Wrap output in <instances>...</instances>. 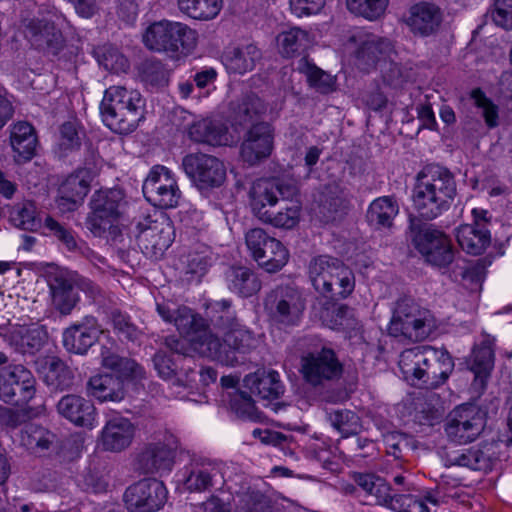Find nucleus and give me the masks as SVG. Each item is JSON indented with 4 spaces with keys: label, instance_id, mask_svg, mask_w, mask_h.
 <instances>
[{
    "label": "nucleus",
    "instance_id": "43",
    "mask_svg": "<svg viewBox=\"0 0 512 512\" xmlns=\"http://www.w3.org/2000/svg\"><path fill=\"white\" fill-rule=\"evenodd\" d=\"M302 207L299 203H291L281 209H275L269 213V216L262 221V223L269 224L275 228L293 229L301 219Z\"/></svg>",
    "mask_w": 512,
    "mask_h": 512
},
{
    "label": "nucleus",
    "instance_id": "17",
    "mask_svg": "<svg viewBox=\"0 0 512 512\" xmlns=\"http://www.w3.org/2000/svg\"><path fill=\"white\" fill-rule=\"evenodd\" d=\"M72 280L70 272L54 265L48 266L47 282L52 304L62 315L70 314L80 300Z\"/></svg>",
    "mask_w": 512,
    "mask_h": 512
},
{
    "label": "nucleus",
    "instance_id": "45",
    "mask_svg": "<svg viewBox=\"0 0 512 512\" xmlns=\"http://www.w3.org/2000/svg\"><path fill=\"white\" fill-rule=\"evenodd\" d=\"M53 439L54 435L51 432L33 424L27 425L21 434L23 445L35 453L47 450Z\"/></svg>",
    "mask_w": 512,
    "mask_h": 512
},
{
    "label": "nucleus",
    "instance_id": "62",
    "mask_svg": "<svg viewBox=\"0 0 512 512\" xmlns=\"http://www.w3.org/2000/svg\"><path fill=\"white\" fill-rule=\"evenodd\" d=\"M324 208L329 211L337 213L338 211H344L349 206V199L347 194L341 190L338 186L328 188L327 194L323 201Z\"/></svg>",
    "mask_w": 512,
    "mask_h": 512
},
{
    "label": "nucleus",
    "instance_id": "64",
    "mask_svg": "<svg viewBox=\"0 0 512 512\" xmlns=\"http://www.w3.org/2000/svg\"><path fill=\"white\" fill-rule=\"evenodd\" d=\"M212 360L221 366L240 370H247L251 366L246 354H214Z\"/></svg>",
    "mask_w": 512,
    "mask_h": 512
},
{
    "label": "nucleus",
    "instance_id": "60",
    "mask_svg": "<svg viewBox=\"0 0 512 512\" xmlns=\"http://www.w3.org/2000/svg\"><path fill=\"white\" fill-rule=\"evenodd\" d=\"M492 19L497 26L512 30V0H496Z\"/></svg>",
    "mask_w": 512,
    "mask_h": 512
},
{
    "label": "nucleus",
    "instance_id": "9",
    "mask_svg": "<svg viewBox=\"0 0 512 512\" xmlns=\"http://www.w3.org/2000/svg\"><path fill=\"white\" fill-rule=\"evenodd\" d=\"M143 194L149 203L161 209L176 207L181 198L174 173L163 165L151 168L143 184Z\"/></svg>",
    "mask_w": 512,
    "mask_h": 512
},
{
    "label": "nucleus",
    "instance_id": "14",
    "mask_svg": "<svg viewBox=\"0 0 512 512\" xmlns=\"http://www.w3.org/2000/svg\"><path fill=\"white\" fill-rule=\"evenodd\" d=\"M167 500V489L161 481L145 479L131 485L124 494L126 506L131 511L152 512L159 510Z\"/></svg>",
    "mask_w": 512,
    "mask_h": 512
},
{
    "label": "nucleus",
    "instance_id": "49",
    "mask_svg": "<svg viewBox=\"0 0 512 512\" xmlns=\"http://www.w3.org/2000/svg\"><path fill=\"white\" fill-rule=\"evenodd\" d=\"M469 365L470 371L474 375L473 386L480 391L485 387L486 380L494 366L493 354H473Z\"/></svg>",
    "mask_w": 512,
    "mask_h": 512
},
{
    "label": "nucleus",
    "instance_id": "52",
    "mask_svg": "<svg viewBox=\"0 0 512 512\" xmlns=\"http://www.w3.org/2000/svg\"><path fill=\"white\" fill-rule=\"evenodd\" d=\"M11 219L15 226L23 230L40 232L43 235H47L46 232H42V222L37 218L35 208L32 204L24 205L22 208L15 211Z\"/></svg>",
    "mask_w": 512,
    "mask_h": 512
},
{
    "label": "nucleus",
    "instance_id": "57",
    "mask_svg": "<svg viewBox=\"0 0 512 512\" xmlns=\"http://www.w3.org/2000/svg\"><path fill=\"white\" fill-rule=\"evenodd\" d=\"M159 233L158 235L153 234V230L144 231L143 235L147 238L150 236L151 238H154L152 240V246L162 252L170 247V245L173 242L174 239V231L171 226V224L165 220L160 224V228L158 229Z\"/></svg>",
    "mask_w": 512,
    "mask_h": 512
},
{
    "label": "nucleus",
    "instance_id": "54",
    "mask_svg": "<svg viewBox=\"0 0 512 512\" xmlns=\"http://www.w3.org/2000/svg\"><path fill=\"white\" fill-rule=\"evenodd\" d=\"M266 106L260 98L255 95L248 96L246 100L239 106L236 118L240 125L252 122L263 115Z\"/></svg>",
    "mask_w": 512,
    "mask_h": 512
},
{
    "label": "nucleus",
    "instance_id": "61",
    "mask_svg": "<svg viewBox=\"0 0 512 512\" xmlns=\"http://www.w3.org/2000/svg\"><path fill=\"white\" fill-rule=\"evenodd\" d=\"M326 0H289L290 11L297 17L315 15L324 8Z\"/></svg>",
    "mask_w": 512,
    "mask_h": 512
},
{
    "label": "nucleus",
    "instance_id": "5",
    "mask_svg": "<svg viewBox=\"0 0 512 512\" xmlns=\"http://www.w3.org/2000/svg\"><path fill=\"white\" fill-rule=\"evenodd\" d=\"M439 323L427 309L416 304L401 302L388 325L391 337L402 343H417L435 337Z\"/></svg>",
    "mask_w": 512,
    "mask_h": 512
},
{
    "label": "nucleus",
    "instance_id": "2",
    "mask_svg": "<svg viewBox=\"0 0 512 512\" xmlns=\"http://www.w3.org/2000/svg\"><path fill=\"white\" fill-rule=\"evenodd\" d=\"M349 44L356 46V65L360 70H379L384 81L390 85L401 76V70L394 61L395 51L389 39L364 29H356L349 37Z\"/></svg>",
    "mask_w": 512,
    "mask_h": 512
},
{
    "label": "nucleus",
    "instance_id": "46",
    "mask_svg": "<svg viewBox=\"0 0 512 512\" xmlns=\"http://www.w3.org/2000/svg\"><path fill=\"white\" fill-rule=\"evenodd\" d=\"M1 371L14 372L11 382L21 395L22 401H29L35 392V380L31 372L22 365H9Z\"/></svg>",
    "mask_w": 512,
    "mask_h": 512
},
{
    "label": "nucleus",
    "instance_id": "33",
    "mask_svg": "<svg viewBox=\"0 0 512 512\" xmlns=\"http://www.w3.org/2000/svg\"><path fill=\"white\" fill-rule=\"evenodd\" d=\"M26 36L38 47H48L57 50L63 42V37L55 25L47 20L30 22Z\"/></svg>",
    "mask_w": 512,
    "mask_h": 512
},
{
    "label": "nucleus",
    "instance_id": "58",
    "mask_svg": "<svg viewBox=\"0 0 512 512\" xmlns=\"http://www.w3.org/2000/svg\"><path fill=\"white\" fill-rule=\"evenodd\" d=\"M47 229L55 237H57L62 243L66 245L69 250H73L76 247V240L72 232L62 226L51 216H46L42 223V230Z\"/></svg>",
    "mask_w": 512,
    "mask_h": 512
},
{
    "label": "nucleus",
    "instance_id": "18",
    "mask_svg": "<svg viewBox=\"0 0 512 512\" xmlns=\"http://www.w3.org/2000/svg\"><path fill=\"white\" fill-rule=\"evenodd\" d=\"M282 194V186L276 178L255 180L248 191V202L252 214L262 222L275 209Z\"/></svg>",
    "mask_w": 512,
    "mask_h": 512
},
{
    "label": "nucleus",
    "instance_id": "53",
    "mask_svg": "<svg viewBox=\"0 0 512 512\" xmlns=\"http://www.w3.org/2000/svg\"><path fill=\"white\" fill-rule=\"evenodd\" d=\"M235 512H280L261 494H247L239 498Z\"/></svg>",
    "mask_w": 512,
    "mask_h": 512
},
{
    "label": "nucleus",
    "instance_id": "19",
    "mask_svg": "<svg viewBox=\"0 0 512 512\" xmlns=\"http://www.w3.org/2000/svg\"><path fill=\"white\" fill-rule=\"evenodd\" d=\"M274 148V130L268 123H258L247 132L241 145L242 160L255 165L268 158Z\"/></svg>",
    "mask_w": 512,
    "mask_h": 512
},
{
    "label": "nucleus",
    "instance_id": "36",
    "mask_svg": "<svg viewBox=\"0 0 512 512\" xmlns=\"http://www.w3.org/2000/svg\"><path fill=\"white\" fill-rule=\"evenodd\" d=\"M222 479L219 468L211 463L194 467L185 480L190 491H204Z\"/></svg>",
    "mask_w": 512,
    "mask_h": 512
},
{
    "label": "nucleus",
    "instance_id": "31",
    "mask_svg": "<svg viewBox=\"0 0 512 512\" xmlns=\"http://www.w3.org/2000/svg\"><path fill=\"white\" fill-rule=\"evenodd\" d=\"M439 10L431 4L419 3L412 6L406 17V24L414 33L428 35L438 26Z\"/></svg>",
    "mask_w": 512,
    "mask_h": 512
},
{
    "label": "nucleus",
    "instance_id": "42",
    "mask_svg": "<svg viewBox=\"0 0 512 512\" xmlns=\"http://www.w3.org/2000/svg\"><path fill=\"white\" fill-rule=\"evenodd\" d=\"M389 0H346L347 9L354 15L368 21H377L384 17Z\"/></svg>",
    "mask_w": 512,
    "mask_h": 512
},
{
    "label": "nucleus",
    "instance_id": "59",
    "mask_svg": "<svg viewBox=\"0 0 512 512\" xmlns=\"http://www.w3.org/2000/svg\"><path fill=\"white\" fill-rule=\"evenodd\" d=\"M80 145L76 125L72 122L64 123L60 128V135L58 139L59 150L62 153H67Z\"/></svg>",
    "mask_w": 512,
    "mask_h": 512
},
{
    "label": "nucleus",
    "instance_id": "7",
    "mask_svg": "<svg viewBox=\"0 0 512 512\" xmlns=\"http://www.w3.org/2000/svg\"><path fill=\"white\" fill-rule=\"evenodd\" d=\"M197 42L195 30L184 23L166 19L151 23L143 33L144 45L156 52L190 53Z\"/></svg>",
    "mask_w": 512,
    "mask_h": 512
},
{
    "label": "nucleus",
    "instance_id": "30",
    "mask_svg": "<svg viewBox=\"0 0 512 512\" xmlns=\"http://www.w3.org/2000/svg\"><path fill=\"white\" fill-rule=\"evenodd\" d=\"M40 373L45 383L55 390L69 389L74 382V372L55 356H45Z\"/></svg>",
    "mask_w": 512,
    "mask_h": 512
},
{
    "label": "nucleus",
    "instance_id": "41",
    "mask_svg": "<svg viewBox=\"0 0 512 512\" xmlns=\"http://www.w3.org/2000/svg\"><path fill=\"white\" fill-rule=\"evenodd\" d=\"M322 323L333 330H345L355 324L352 311L345 305L330 304L320 316Z\"/></svg>",
    "mask_w": 512,
    "mask_h": 512
},
{
    "label": "nucleus",
    "instance_id": "44",
    "mask_svg": "<svg viewBox=\"0 0 512 512\" xmlns=\"http://www.w3.org/2000/svg\"><path fill=\"white\" fill-rule=\"evenodd\" d=\"M328 419L344 438L358 434L361 431L359 417L350 410H334L328 414Z\"/></svg>",
    "mask_w": 512,
    "mask_h": 512
},
{
    "label": "nucleus",
    "instance_id": "37",
    "mask_svg": "<svg viewBox=\"0 0 512 512\" xmlns=\"http://www.w3.org/2000/svg\"><path fill=\"white\" fill-rule=\"evenodd\" d=\"M179 9L187 16L202 21L212 20L220 13L222 0H178Z\"/></svg>",
    "mask_w": 512,
    "mask_h": 512
},
{
    "label": "nucleus",
    "instance_id": "3",
    "mask_svg": "<svg viewBox=\"0 0 512 512\" xmlns=\"http://www.w3.org/2000/svg\"><path fill=\"white\" fill-rule=\"evenodd\" d=\"M456 194L453 176L443 169H426L418 177L412 201L418 214L433 219L445 210Z\"/></svg>",
    "mask_w": 512,
    "mask_h": 512
},
{
    "label": "nucleus",
    "instance_id": "32",
    "mask_svg": "<svg viewBox=\"0 0 512 512\" xmlns=\"http://www.w3.org/2000/svg\"><path fill=\"white\" fill-rule=\"evenodd\" d=\"M399 213V205L392 196H381L374 199L367 210V221L377 229L391 228Z\"/></svg>",
    "mask_w": 512,
    "mask_h": 512
},
{
    "label": "nucleus",
    "instance_id": "8",
    "mask_svg": "<svg viewBox=\"0 0 512 512\" xmlns=\"http://www.w3.org/2000/svg\"><path fill=\"white\" fill-rule=\"evenodd\" d=\"M126 205L125 194L120 188L96 191L90 202L91 212L86 220L87 229L97 237L104 236L106 232L115 233Z\"/></svg>",
    "mask_w": 512,
    "mask_h": 512
},
{
    "label": "nucleus",
    "instance_id": "6",
    "mask_svg": "<svg viewBox=\"0 0 512 512\" xmlns=\"http://www.w3.org/2000/svg\"><path fill=\"white\" fill-rule=\"evenodd\" d=\"M307 275L315 290L323 295L345 298L355 287L352 271L340 260L328 255L313 257L307 266Z\"/></svg>",
    "mask_w": 512,
    "mask_h": 512
},
{
    "label": "nucleus",
    "instance_id": "25",
    "mask_svg": "<svg viewBox=\"0 0 512 512\" xmlns=\"http://www.w3.org/2000/svg\"><path fill=\"white\" fill-rule=\"evenodd\" d=\"M424 354H401L399 367L403 377L407 382L414 386L425 384L426 387H432L428 382L430 374L436 378L439 373L436 369L437 363L433 364V370L429 371L430 365L428 359L423 357Z\"/></svg>",
    "mask_w": 512,
    "mask_h": 512
},
{
    "label": "nucleus",
    "instance_id": "28",
    "mask_svg": "<svg viewBox=\"0 0 512 512\" xmlns=\"http://www.w3.org/2000/svg\"><path fill=\"white\" fill-rule=\"evenodd\" d=\"M104 339H107L104 332L83 325H72L63 332V345L67 352H87Z\"/></svg>",
    "mask_w": 512,
    "mask_h": 512
},
{
    "label": "nucleus",
    "instance_id": "26",
    "mask_svg": "<svg viewBox=\"0 0 512 512\" xmlns=\"http://www.w3.org/2000/svg\"><path fill=\"white\" fill-rule=\"evenodd\" d=\"M157 310L164 321L173 322L180 334L184 336L196 334L205 328V320L187 307L172 310L166 305L158 304Z\"/></svg>",
    "mask_w": 512,
    "mask_h": 512
},
{
    "label": "nucleus",
    "instance_id": "38",
    "mask_svg": "<svg viewBox=\"0 0 512 512\" xmlns=\"http://www.w3.org/2000/svg\"><path fill=\"white\" fill-rule=\"evenodd\" d=\"M288 249L278 239L270 241L265 251L256 260L258 265L269 273L280 271L289 261Z\"/></svg>",
    "mask_w": 512,
    "mask_h": 512
},
{
    "label": "nucleus",
    "instance_id": "35",
    "mask_svg": "<svg viewBox=\"0 0 512 512\" xmlns=\"http://www.w3.org/2000/svg\"><path fill=\"white\" fill-rule=\"evenodd\" d=\"M226 279L229 289L243 297H250L261 288L255 273L246 267L231 268L226 274Z\"/></svg>",
    "mask_w": 512,
    "mask_h": 512
},
{
    "label": "nucleus",
    "instance_id": "56",
    "mask_svg": "<svg viewBox=\"0 0 512 512\" xmlns=\"http://www.w3.org/2000/svg\"><path fill=\"white\" fill-rule=\"evenodd\" d=\"M471 98L475 105L482 110V115L488 127L493 128L498 125V109L480 89L471 92Z\"/></svg>",
    "mask_w": 512,
    "mask_h": 512
},
{
    "label": "nucleus",
    "instance_id": "63",
    "mask_svg": "<svg viewBox=\"0 0 512 512\" xmlns=\"http://www.w3.org/2000/svg\"><path fill=\"white\" fill-rule=\"evenodd\" d=\"M153 363L158 375L164 379H171L178 371V364L172 354H155Z\"/></svg>",
    "mask_w": 512,
    "mask_h": 512
},
{
    "label": "nucleus",
    "instance_id": "10",
    "mask_svg": "<svg viewBox=\"0 0 512 512\" xmlns=\"http://www.w3.org/2000/svg\"><path fill=\"white\" fill-rule=\"evenodd\" d=\"M265 308L271 321L279 326L297 325L305 303L302 294L294 287H277L265 300Z\"/></svg>",
    "mask_w": 512,
    "mask_h": 512
},
{
    "label": "nucleus",
    "instance_id": "12",
    "mask_svg": "<svg viewBox=\"0 0 512 512\" xmlns=\"http://www.w3.org/2000/svg\"><path fill=\"white\" fill-rule=\"evenodd\" d=\"M485 426L484 415L475 405L464 404L456 407L448 417L445 432L457 444L474 441Z\"/></svg>",
    "mask_w": 512,
    "mask_h": 512
},
{
    "label": "nucleus",
    "instance_id": "1",
    "mask_svg": "<svg viewBox=\"0 0 512 512\" xmlns=\"http://www.w3.org/2000/svg\"><path fill=\"white\" fill-rule=\"evenodd\" d=\"M103 365L117 375L97 374L90 378L88 393L101 403L122 401L126 394V385H136L145 377L141 366L119 354H108L103 359Z\"/></svg>",
    "mask_w": 512,
    "mask_h": 512
},
{
    "label": "nucleus",
    "instance_id": "48",
    "mask_svg": "<svg viewBox=\"0 0 512 512\" xmlns=\"http://www.w3.org/2000/svg\"><path fill=\"white\" fill-rule=\"evenodd\" d=\"M453 464L468 467L472 470L488 471L492 467V458L486 450V447L479 449H469L465 453L457 456Z\"/></svg>",
    "mask_w": 512,
    "mask_h": 512
},
{
    "label": "nucleus",
    "instance_id": "55",
    "mask_svg": "<svg viewBox=\"0 0 512 512\" xmlns=\"http://www.w3.org/2000/svg\"><path fill=\"white\" fill-rule=\"evenodd\" d=\"M274 239L261 228L250 229L245 235L246 246L255 261L262 255L270 241Z\"/></svg>",
    "mask_w": 512,
    "mask_h": 512
},
{
    "label": "nucleus",
    "instance_id": "13",
    "mask_svg": "<svg viewBox=\"0 0 512 512\" xmlns=\"http://www.w3.org/2000/svg\"><path fill=\"white\" fill-rule=\"evenodd\" d=\"M185 173L202 189L221 186L226 180V167L215 156L190 154L183 159Z\"/></svg>",
    "mask_w": 512,
    "mask_h": 512
},
{
    "label": "nucleus",
    "instance_id": "22",
    "mask_svg": "<svg viewBox=\"0 0 512 512\" xmlns=\"http://www.w3.org/2000/svg\"><path fill=\"white\" fill-rule=\"evenodd\" d=\"M136 427L125 417L114 416L102 428L99 446L109 452H121L133 442Z\"/></svg>",
    "mask_w": 512,
    "mask_h": 512
},
{
    "label": "nucleus",
    "instance_id": "40",
    "mask_svg": "<svg viewBox=\"0 0 512 512\" xmlns=\"http://www.w3.org/2000/svg\"><path fill=\"white\" fill-rule=\"evenodd\" d=\"M393 506L395 512H429L427 503L434 506L440 504L438 495L433 491H425L422 496L400 495L396 497Z\"/></svg>",
    "mask_w": 512,
    "mask_h": 512
},
{
    "label": "nucleus",
    "instance_id": "47",
    "mask_svg": "<svg viewBox=\"0 0 512 512\" xmlns=\"http://www.w3.org/2000/svg\"><path fill=\"white\" fill-rule=\"evenodd\" d=\"M94 54L101 66L114 73L125 72L129 67L127 58L112 46L99 47Z\"/></svg>",
    "mask_w": 512,
    "mask_h": 512
},
{
    "label": "nucleus",
    "instance_id": "29",
    "mask_svg": "<svg viewBox=\"0 0 512 512\" xmlns=\"http://www.w3.org/2000/svg\"><path fill=\"white\" fill-rule=\"evenodd\" d=\"M456 239L459 246L468 254H481L490 243V232L481 223L464 224L458 227Z\"/></svg>",
    "mask_w": 512,
    "mask_h": 512
},
{
    "label": "nucleus",
    "instance_id": "23",
    "mask_svg": "<svg viewBox=\"0 0 512 512\" xmlns=\"http://www.w3.org/2000/svg\"><path fill=\"white\" fill-rule=\"evenodd\" d=\"M59 414L74 425L92 429L97 425V412L94 404L79 395L63 396L58 404Z\"/></svg>",
    "mask_w": 512,
    "mask_h": 512
},
{
    "label": "nucleus",
    "instance_id": "20",
    "mask_svg": "<svg viewBox=\"0 0 512 512\" xmlns=\"http://www.w3.org/2000/svg\"><path fill=\"white\" fill-rule=\"evenodd\" d=\"M177 439L173 435L165 436L163 441L150 443L139 457L141 467L150 473H168L175 463Z\"/></svg>",
    "mask_w": 512,
    "mask_h": 512
},
{
    "label": "nucleus",
    "instance_id": "24",
    "mask_svg": "<svg viewBox=\"0 0 512 512\" xmlns=\"http://www.w3.org/2000/svg\"><path fill=\"white\" fill-rule=\"evenodd\" d=\"M244 385L251 394L265 400L277 399L284 392V386L278 372L264 368L247 375L244 379Z\"/></svg>",
    "mask_w": 512,
    "mask_h": 512
},
{
    "label": "nucleus",
    "instance_id": "51",
    "mask_svg": "<svg viewBox=\"0 0 512 512\" xmlns=\"http://www.w3.org/2000/svg\"><path fill=\"white\" fill-rule=\"evenodd\" d=\"M230 405L235 414L243 420L252 422L262 420V414L255 407L251 397L243 392H236Z\"/></svg>",
    "mask_w": 512,
    "mask_h": 512
},
{
    "label": "nucleus",
    "instance_id": "21",
    "mask_svg": "<svg viewBox=\"0 0 512 512\" xmlns=\"http://www.w3.org/2000/svg\"><path fill=\"white\" fill-rule=\"evenodd\" d=\"M342 364L335 354H306L301 360L300 372L311 385H320L342 374Z\"/></svg>",
    "mask_w": 512,
    "mask_h": 512
},
{
    "label": "nucleus",
    "instance_id": "27",
    "mask_svg": "<svg viewBox=\"0 0 512 512\" xmlns=\"http://www.w3.org/2000/svg\"><path fill=\"white\" fill-rule=\"evenodd\" d=\"M15 161L31 160L36 153L37 137L34 128L27 122H18L12 127L10 136Z\"/></svg>",
    "mask_w": 512,
    "mask_h": 512
},
{
    "label": "nucleus",
    "instance_id": "11",
    "mask_svg": "<svg viewBox=\"0 0 512 512\" xmlns=\"http://www.w3.org/2000/svg\"><path fill=\"white\" fill-rule=\"evenodd\" d=\"M98 175L95 163L88 162L68 175L59 185L56 204L62 212L75 210L87 196L90 185Z\"/></svg>",
    "mask_w": 512,
    "mask_h": 512
},
{
    "label": "nucleus",
    "instance_id": "16",
    "mask_svg": "<svg viewBox=\"0 0 512 512\" xmlns=\"http://www.w3.org/2000/svg\"><path fill=\"white\" fill-rule=\"evenodd\" d=\"M414 242L426 261L434 266L445 267L454 259L450 239L439 230L424 229L417 234Z\"/></svg>",
    "mask_w": 512,
    "mask_h": 512
},
{
    "label": "nucleus",
    "instance_id": "34",
    "mask_svg": "<svg viewBox=\"0 0 512 512\" xmlns=\"http://www.w3.org/2000/svg\"><path fill=\"white\" fill-rule=\"evenodd\" d=\"M259 58V49L249 44L227 51L224 54V65L230 72L244 74L254 68Z\"/></svg>",
    "mask_w": 512,
    "mask_h": 512
},
{
    "label": "nucleus",
    "instance_id": "4",
    "mask_svg": "<svg viewBox=\"0 0 512 512\" xmlns=\"http://www.w3.org/2000/svg\"><path fill=\"white\" fill-rule=\"evenodd\" d=\"M143 108L141 94L122 86L107 88L100 107L104 124L119 134H128L137 128Z\"/></svg>",
    "mask_w": 512,
    "mask_h": 512
},
{
    "label": "nucleus",
    "instance_id": "39",
    "mask_svg": "<svg viewBox=\"0 0 512 512\" xmlns=\"http://www.w3.org/2000/svg\"><path fill=\"white\" fill-rule=\"evenodd\" d=\"M297 70L303 74L309 85L321 93H328L334 90L335 78L302 58L297 65Z\"/></svg>",
    "mask_w": 512,
    "mask_h": 512
},
{
    "label": "nucleus",
    "instance_id": "15",
    "mask_svg": "<svg viewBox=\"0 0 512 512\" xmlns=\"http://www.w3.org/2000/svg\"><path fill=\"white\" fill-rule=\"evenodd\" d=\"M188 135L195 142L211 146H229L238 140L239 130L233 125L230 129L222 119L202 118L190 125Z\"/></svg>",
    "mask_w": 512,
    "mask_h": 512
},
{
    "label": "nucleus",
    "instance_id": "50",
    "mask_svg": "<svg viewBox=\"0 0 512 512\" xmlns=\"http://www.w3.org/2000/svg\"><path fill=\"white\" fill-rule=\"evenodd\" d=\"M307 37L308 34L304 30L292 28L279 34L276 40L280 52L285 56H290L304 45Z\"/></svg>",
    "mask_w": 512,
    "mask_h": 512
}]
</instances>
